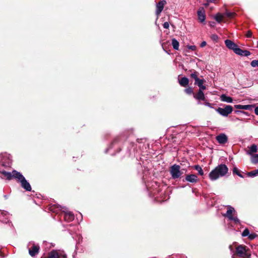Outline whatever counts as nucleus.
Returning <instances> with one entry per match:
<instances>
[{"instance_id": "43", "label": "nucleus", "mask_w": 258, "mask_h": 258, "mask_svg": "<svg viewBox=\"0 0 258 258\" xmlns=\"http://www.w3.org/2000/svg\"><path fill=\"white\" fill-rule=\"evenodd\" d=\"M117 141V139H115L113 142L111 143V146L112 147L113 144H114Z\"/></svg>"}, {"instance_id": "28", "label": "nucleus", "mask_w": 258, "mask_h": 258, "mask_svg": "<svg viewBox=\"0 0 258 258\" xmlns=\"http://www.w3.org/2000/svg\"><path fill=\"white\" fill-rule=\"evenodd\" d=\"M249 234V231L248 228H245L242 232L241 235L242 237L248 236Z\"/></svg>"}, {"instance_id": "4", "label": "nucleus", "mask_w": 258, "mask_h": 258, "mask_svg": "<svg viewBox=\"0 0 258 258\" xmlns=\"http://www.w3.org/2000/svg\"><path fill=\"white\" fill-rule=\"evenodd\" d=\"M170 173L172 178L173 179L181 177L182 172L180 170V166L177 164L173 165L170 167Z\"/></svg>"}, {"instance_id": "38", "label": "nucleus", "mask_w": 258, "mask_h": 258, "mask_svg": "<svg viewBox=\"0 0 258 258\" xmlns=\"http://www.w3.org/2000/svg\"><path fill=\"white\" fill-rule=\"evenodd\" d=\"M246 36L247 38H250L252 36V32L250 31H248L247 32Z\"/></svg>"}, {"instance_id": "30", "label": "nucleus", "mask_w": 258, "mask_h": 258, "mask_svg": "<svg viewBox=\"0 0 258 258\" xmlns=\"http://www.w3.org/2000/svg\"><path fill=\"white\" fill-rule=\"evenodd\" d=\"M250 64L253 68L258 67V59L251 61Z\"/></svg>"}, {"instance_id": "15", "label": "nucleus", "mask_w": 258, "mask_h": 258, "mask_svg": "<svg viewBox=\"0 0 258 258\" xmlns=\"http://www.w3.org/2000/svg\"><path fill=\"white\" fill-rule=\"evenodd\" d=\"M194 97L196 99L199 101H205L206 99L203 91H201V90H199L196 94H194ZM198 104H201L200 101H199Z\"/></svg>"}, {"instance_id": "5", "label": "nucleus", "mask_w": 258, "mask_h": 258, "mask_svg": "<svg viewBox=\"0 0 258 258\" xmlns=\"http://www.w3.org/2000/svg\"><path fill=\"white\" fill-rule=\"evenodd\" d=\"M236 213L234 208L229 206L226 213L224 214V217H227L230 220L233 221L235 223H239L240 221L237 217H234Z\"/></svg>"}, {"instance_id": "10", "label": "nucleus", "mask_w": 258, "mask_h": 258, "mask_svg": "<svg viewBox=\"0 0 258 258\" xmlns=\"http://www.w3.org/2000/svg\"><path fill=\"white\" fill-rule=\"evenodd\" d=\"M166 4V2L165 0L161 1L156 5V14L157 16L159 15L162 12L164 5Z\"/></svg>"}, {"instance_id": "8", "label": "nucleus", "mask_w": 258, "mask_h": 258, "mask_svg": "<svg viewBox=\"0 0 258 258\" xmlns=\"http://www.w3.org/2000/svg\"><path fill=\"white\" fill-rule=\"evenodd\" d=\"M216 140L220 144H224L228 142V137L224 133L220 134L216 137Z\"/></svg>"}, {"instance_id": "20", "label": "nucleus", "mask_w": 258, "mask_h": 258, "mask_svg": "<svg viewBox=\"0 0 258 258\" xmlns=\"http://www.w3.org/2000/svg\"><path fill=\"white\" fill-rule=\"evenodd\" d=\"M257 151V146L255 144H253L250 147H249L248 154L251 155L252 153H256Z\"/></svg>"}, {"instance_id": "48", "label": "nucleus", "mask_w": 258, "mask_h": 258, "mask_svg": "<svg viewBox=\"0 0 258 258\" xmlns=\"http://www.w3.org/2000/svg\"><path fill=\"white\" fill-rule=\"evenodd\" d=\"M108 150H109V149H108H108H106V150H105V152H106V153H107V152H108Z\"/></svg>"}, {"instance_id": "19", "label": "nucleus", "mask_w": 258, "mask_h": 258, "mask_svg": "<svg viewBox=\"0 0 258 258\" xmlns=\"http://www.w3.org/2000/svg\"><path fill=\"white\" fill-rule=\"evenodd\" d=\"M63 209V207L60 205H54L51 206L49 208L50 210L53 213H57L59 209Z\"/></svg>"}, {"instance_id": "14", "label": "nucleus", "mask_w": 258, "mask_h": 258, "mask_svg": "<svg viewBox=\"0 0 258 258\" xmlns=\"http://www.w3.org/2000/svg\"><path fill=\"white\" fill-rule=\"evenodd\" d=\"M225 43L227 47L232 49L235 52V50L237 48V45L230 40L227 39L225 41Z\"/></svg>"}, {"instance_id": "46", "label": "nucleus", "mask_w": 258, "mask_h": 258, "mask_svg": "<svg viewBox=\"0 0 258 258\" xmlns=\"http://www.w3.org/2000/svg\"><path fill=\"white\" fill-rule=\"evenodd\" d=\"M255 170V172H256L257 175H258V169H256V170Z\"/></svg>"}, {"instance_id": "18", "label": "nucleus", "mask_w": 258, "mask_h": 258, "mask_svg": "<svg viewBox=\"0 0 258 258\" xmlns=\"http://www.w3.org/2000/svg\"><path fill=\"white\" fill-rule=\"evenodd\" d=\"M179 83L182 87H186L189 83V80L185 77H182L179 80Z\"/></svg>"}, {"instance_id": "11", "label": "nucleus", "mask_w": 258, "mask_h": 258, "mask_svg": "<svg viewBox=\"0 0 258 258\" xmlns=\"http://www.w3.org/2000/svg\"><path fill=\"white\" fill-rule=\"evenodd\" d=\"M185 180L189 182L196 183L198 181V177L196 174H187L185 176Z\"/></svg>"}, {"instance_id": "9", "label": "nucleus", "mask_w": 258, "mask_h": 258, "mask_svg": "<svg viewBox=\"0 0 258 258\" xmlns=\"http://www.w3.org/2000/svg\"><path fill=\"white\" fill-rule=\"evenodd\" d=\"M65 210L66 211H63V212L64 213V220L69 222L73 221L75 218L74 214L72 212L67 210L66 208L65 209Z\"/></svg>"}, {"instance_id": "16", "label": "nucleus", "mask_w": 258, "mask_h": 258, "mask_svg": "<svg viewBox=\"0 0 258 258\" xmlns=\"http://www.w3.org/2000/svg\"><path fill=\"white\" fill-rule=\"evenodd\" d=\"M253 107L252 105H235L234 107L236 109H241L244 110H251Z\"/></svg>"}, {"instance_id": "12", "label": "nucleus", "mask_w": 258, "mask_h": 258, "mask_svg": "<svg viewBox=\"0 0 258 258\" xmlns=\"http://www.w3.org/2000/svg\"><path fill=\"white\" fill-rule=\"evenodd\" d=\"M198 19L200 22L203 23L205 21V10L203 8H200L197 12Z\"/></svg>"}, {"instance_id": "7", "label": "nucleus", "mask_w": 258, "mask_h": 258, "mask_svg": "<svg viewBox=\"0 0 258 258\" xmlns=\"http://www.w3.org/2000/svg\"><path fill=\"white\" fill-rule=\"evenodd\" d=\"M28 247L29 248V253L31 256H34L38 253L40 249L38 244H36L33 242H30L28 244Z\"/></svg>"}, {"instance_id": "34", "label": "nucleus", "mask_w": 258, "mask_h": 258, "mask_svg": "<svg viewBox=\"0 0 258 258\" xmlns=\"http://www.w3.org/2000/svg\"><path fill=\"white\" fill-rule=\"evenodd\" d=\"M211 38L212 40H213L214 41H217L218 39V37L217 35L214 34V35H212Z\"/></svg>"}, {"instance_id": "32", "label": "nucleus", "mask_w": 258, "mask_h": 258, "mask_svg": "<svg viewBox=\"0 0 258 258\" xmlns=\"http://www.w3.org/2000/svg\"><path fill=\"white\" fill-rule=\"evenodd\" d=\"M257 236V235L255 233H249V235L248 236V238L250 240H253Z\"/></svg>"}, {"instance_id": "21", "label": "nucleus", "mask_w": 258, "mask_h": 258, "mask_svg": "<svg viewBox=\"0 0 258 258\" xmlns=\"http://www.w3.org/2000/svg\"><path fill=\"white\" fill-rule=\"evenodd\" d=\"M223 14L220 13L217 14L215 16V19L218 23H220L223 21Z\"/></svg>"}, {"instance_id": "1", "label": "nucleus", "mask_w": 258, "mask_h": 258, "mask_svg": "<svg viewBox=\"0 0 258 258\" xmlns=\"http://www.w3.org/2000/svg\"><path fill=\"white\" fill-rule=\"evenodd\" d=\"M1 173L8 180L11 179L12 177L16 179L21 183V186L26 191H30L31 190V186L30 183L20 172L14 170L11 173L3 170L1 172Z\"/></svg>"}, {"instance_id": "36", "label": "nucleus", "mask_w": 258, "mask_h": 258, "mask_svg": "<svg viewBox=\"0 0 258 258\" xmlns=\"http://www.w3.org/2000/svg\"><path fill=\"white\" fill-rule=\"evenodd\" d=\"M187 47L189 49L191 50H195L196 49V46L195 45H189Z\"/></svg>"}, {"instance_id": "25", "label": "nucleus", "mask_w": 258, "mask_h": 258, "mask_svg": "<svg viewBox=\"0 0 258 258\" xmlns=\"http://www.w3.org/2000/svg\"><path fill=\"white\" fill-rule=\"evenodd\" d=\"M251 162L253 164L258 163V154H255L252 157Z\"/></svg>"}, {"instance_id": "17", "label": "nucleus", "mask_w": 258, "mask_h": 258, "mask_svg": "<svg viewBox=\"0 0 258 258\" xmlns=\"http://www.w3.org/2000/svg\"><path fill=\"white\" fill-rule=\"evenodd\" d=\"M220 99L222 101L227 103H231L233 101L232 98L227 96L226 94H222L220 96Z\"/></svg>"}, {"instance_id": "40", "label": "nucleus", "mask_w": 258, "mask_h": 258, "mask_svg": "<svg viewBox=\"0 0 258 258\" xmlns=\"http://www.w3.org/2000/svg\"><path fill=\"white\" fill-rule=\"evenodd\" d=\"M206 44H207V42L206 41H204L201 43L200 46L201 47H203L205 46L206 45Z\"/></svg>"}, {"instance_id": "37", "label": "nucleus", "mask_w": 258, "mask_h": 258, "mask_svg": "<svg viewBox=\"0 0 258 258\" xmlns=\"http://www.w3.org/2000/svg\"><path fill=\"white\" fill-rule=\"evenodd\" d=\"M199 88H200L199 90H201V91H203V90H205L206 88V86L203 85V84H202L201 86H200Z\"/></svg>"}, {"instance_id": "44", "label": "nucleus", "mask_w": 258, "mask_h": 258, "mask_svg": "<svg viewBox=\"0 0 258 258\" xmlns=\"http://www.w3.org/2000/svg\"><path fill=\"white\" fill-rule=\"evenodd\" d=\"M235 113H245V112L244 111H239V110H236L235 111Z\"/></svg>"}, {"instance_id": "45", "label": "nucleus", "mask_w": 258, "mask_h": 258, "mask_svg": "<svg viewBox=\"0 0 258 258\" xmlns=\"http://www.w3.org/2000/svg\"><path fill=\"white\" fill-rule=\"evenodd\" d=\"M208 3H214L216 0H207Z\"/></svg>"}, {"instance_id": "27", "label": "nucleus", "mask_w": 258, "mask_h": 258, "mask_svg": "<svg viewBox=\"0 0 258 258\" xmlns=\"http://www.w3.org/2000/svg\"><path fill=\"white\" fill-rule=\"evenodd\" d=\"M204 82V80L198 79L195 81V84L199 87L200 86H201L202 84H203Z\"/></svg>"}, {"instance_id": "42", "label": "nucleus", "mask_w": 258, "mask_h": 258, "mask_svg": "<svg viewBox=\"0 0 258 258\" xmlns=\"http://www.w3.org/2000/svg\"><path fill=\"white\" fill-rule=\"evenodd\" d=\"M254 113L256 115H258V106L255 108Z\"/></svg>"}, {"instance_id": "2", "label": "nucleus", "mask_w": 258, "mask_h": 258, "mask_svg": "<svg viewBox=\"0 0 258 258\" xmlns=\"http://www.w3.org/2000/svg\"><path fill=\"white\" fill-rule=\"evenodd\" d=\"M228 168L224 164H221L216 166L209 173V177L211 180L215 181L220 177H223L228 173Z\"/></svg>"}, {"instance_id": "26", "label": "nucleus", "mask_w": 258, "mask_h": 258, "mask_svg": "<svg viewBox=\"0 0 258 258\" xmlns=\"http://www.w3.org/2000/svg\"><path fill=\"white\" fill-rule=\"evenodd\" d=\"M198 74H199V73L197 72L194 71L193 73H192L190 74V77L194 79L195 81H196L199 79L198 78Z\"/></svg>"}, {"instance_id": "33", "label": "nucleus", "mask_w": 258, "mask_h": 258, "mask_svg": "<svg viewBox=\"0 0 258 258\" xmlns=\"http://www.w3.org/2000/svg\"><path fill=\"white\" fill-rule=\"evenodd\" d=\"M185 92L187 94H191L193 93L192 89L190 87L186 88L184 90Z\"/></svg>"}, {"instance_id": "29", "label": "nucleus", "mask_w": 258, "mask_h": 258, "mask_svg": "<svg viewBox=\"0 0 258 258\" xmlns=\"http://www.w3.org/2000/svg\"><path fill=\"white\" fill-rule=\"evenodd\" d=\"M234 14H235L234 13L226 12L223 14V15H224V17L226 16L227 17H228V18H232L233 17V16L234 15Z\"/></svg>"}, {"instance_id": "47", "label": "nucleus", "mask_w": 258, "mask_h": 258, "mask_svg": "<svg viewBox=\"0 0 258 258\" xmlns=\"http://www.w3.org/2000/svg\"><path fill=\"white\" fill-rule=\"evenodd\" d=\"M4 197H5V198L6 199H7L8 198V196H6V195H5V196H4Z\"/></svg>"}, {"instance_id": "23", "label": "nucleus", "mask_w": 258, "mask_h": 258, "mask_svg": "<svg viewBox=\"0 0 258 258\" xmlns=\"http://www.w3.org/2000/svg\"><path fill=\"white\" fill-rule=\"evenodd\" d=\"M194 168L198 171L200 175L203 176L204 175L203 170L200 165H196L194 166Z\"/></svg>"}, {"instance_id": "35", "label": "nucleus", "mask_w": 258, "mask_h": 258, "mask_svg": "<svg viewBox=\"0 0 258 258\" xmlns=\"http://www.w3.org/2000/svg\"><path fill=\"white\" fill-rule=\"evenodd\" d=\"M163 26L165 29H168L169 27V24L168 22H165L164 23Z\"/></svg>"}, {"instance_id": "3", "label": "nucleus", "mask_w": 258, "mask_h": 258, "mask_svg": "<svg viewBox=\"0 0 258 258\" xmlns=\"http://www.w3.org/2000/svg\"><path fill=\"white\" fill-rule=\"evenodd\" d=\"M235 252L236 255L242 258H248L250 255L247 247L243 245H238L236 248Z\"/></svg>"}, {"instance_id": "6", "label": "nucleus", "mask_w": 258, "mask_h": 258, "mask_svg": "<svg viewBox=\"0 0 258 258\" xmlns=\"http://www.w3.org/2000/svg\"><path fill=\"white\" fill-rule=\"evenodd\" d=\"M216 111L222 116L227 117L232 113L233 107L231 105H226L224 108L218 107Z\"/></svg>"}, {"instance_id": "13", "label": "nucleus", "mask_w": 258, "mask_h": 258, "mask_svg": "<svg viewBox=\"0 0 258 258\" xmlns=\"http://www.w3.org/2000/svg\"><path fill=\"white\" fill-rule=\"evenodd\" d=\"M234 52L236 54L241 56H248L250 55V52L249 51L246 50H242L238 47L236 49V50H235Z\"/></svg>"}, {"instance_id": "31", "label": "nucleus", "mask_w": 258, "mask_h": 258, "mask_svg": "<svg viewBox=\"0 0 258 258\" xmlns=\"http://www.w3.org/2000/svg\"><path fill=\"white\" fill-rule=\"evenodd\" d=\"M247 175L249 177H254L257 176L256 172H255V170L248 172Z\"/></svg>"}, {"instance_id": "24", "label": "nucleus", "mask_w": 258, "mask_h": 258, "mask_svg": "<svg viewBox=\"0 0 258 258\" xmlns=\"http://www.w3.org/2000/svg\"><path fill=\"white\" fill-rule=\"evenodd\" d=\"M233 174H236L239 177H241V178L244 177V176L241 174V173H240V172L238 170V169L236 167H234L233 169Z\"/></svg>"}, {"instance_id": "41", "label": "nucleus", "mask_w": 258, "mask_h": 258, "mask_svg": "<svg viewBox=\"0 0 258 258\" xmlns=\"http://www.w3.org/2000/svg\"><path fill=\"white\" fill-rule=\"evenodd\" d=\"M205 105L207 106L212 108L211 104L209 102H205Z\"/></svg>"}, {"instance_id": "39", "label": "nucleus", "mask_w": 258, "mask_h": 258, "mask_svg": "<svg viewBox=\"0 0 258 258\" xmlns=\"http://www.w3.org/2000/svg\"><path fill=\"white\" fill-rule=\"evenodd\" d=\"M215 22L213 21L209 22V25L211 27H214L215 26Z\"/></svg>"}, {"instance_id": "22", "label": "nucleus", "mask_w": 258, "mask_h": 258, "mask_svg": "<svg viewBox=\"0 0 258 258\" xmlns=\"http://www.w3.org/2000/svg\"><path fill=\"white\" fill-rule=\"evenodd\" d=\"M172 45L175 50H178L179 44L175 38L172 39Z\"/></svg>"}]
</instances>
